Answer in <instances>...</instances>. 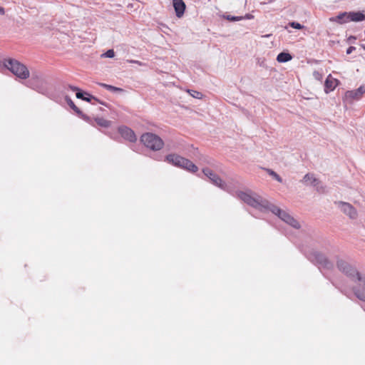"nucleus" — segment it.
<instances>
[{
	"label": "nucleus",
	"mask_w": 365,
	"mask_h": 365,
	"mask_svg": "<svg viewBox=\"0 0 365 365\" xmlns=\"http://www.w3.org/2000/svg\"><path fill=\"white\" fill-rule=\"evenodd\" d=\"M337 267L346 274L351 277H356L357 279L361 282L360 286H363V289H357L355 291V294L359 299L365 301V277L362 278L354 268L343 260L338 261Z\"/></svg>",
	"instance_id": "f257e3e1"
},
{
	"label": "nucleus",
	"mask_w": 365,
	"mask_h": 365,
	"mask_svg": "<svg viewBox=\"0 0 365 365\" xmlns=\"http://www.w3.org/2000/svg\"><path fill=\"white\" fill-rule=\"evenodd\" d=\"M5 68L9 70L16 77L25 80L29 77V71L26 65L16 59L9 58L3 61Z\"/></svg>",
	"instance_id": "f03ea898"
},
{
	"label": "nucleus",
	"mask_w": 365,
	"mask_h": 365,
	"mask_svg": "<svg viewBox=\"0 0 365 365\" xmlns=\"http://www.w3.org/2000/svg\"><path fill=\"white\" fill-rule=\"evenodd\" d=\"M166 161L176 167L183 168L191 173H196L198 168L190 160L177 154H170L166 156Z\"/></svg>",
	"instance_id": "7ed1b4c3"
},
{
	"label": "nucleus",
	"mask_w": 365,
	"mask_h": 365,
	"mask_svg": "<svg viewBox=\"0 0 365 365\" xmlns=\"http://www.w3.org/2000/svg\"><path fill=\"white\" fill-rule=\"evenodd\" d=\"M140 141L145 147L153 150H160L164 145L163 140L158 135L151 133L143 134Z\"/></svg>",
	"instance_id": "20e7f679"
},
{
	"label": "nucleus",
	"mask_w": 365,
	"mask_h": 365,
	"mask_svg": "<svg viewBox=\"0 0 365 365\" xmlns=\"http://www.w3.org/2000/svg\"><path fill=\"white\" fill-rule=\"evenodd\" d=\"M331 22L348 23L349 21H365V16L363 13L358 12H341L336 16L329 18Z\"/></svg>",
	"instance_id": "39448f33"
},
{
	"label": "nucleus",
	"mask_w": 365,
	"mask_h": 365,
	"mask_svg": "<svg viewBox=\"0 0 365 365\" xmlns=\"http://www.w3.org/2000/svg\"><path fill=\"white\" fill-rule=\"evenodd\" d=\"M238 197L245 203L258 209L265 207L267 204V202L263 200L261 197L253 196L248 192H240L238 193Z\"/></svg>",
	"instance_id": "423d86ee"
},
{
	"label": "nucleus",
	"mask_w": 365,
	"mask_h": 365,
	"mask_svg": "<svg viewBox=\"0 0 365 365\" xmlns=\"http://www.w3.org/2000/svg\"><path fill=\"white\" fill-rule=\"evenodd\" d=\"M272 211L273 213L278 215L279 218H281L283 221H284L287 224L292 225V227H294L295 228L299 227V222L295 219H294V217H292L287 212L281 210L280 208H279L277 207H274Z\"/></svg>",
	"instance_id": "0eeeda50"
},
{
	"label": "nucleus",
	"mask_w": 365,
	"mask_h": 365,
	"mask_svg": "<svg viewBox=\"0 0 365 365\" xmlns=\"http://www.w3.org/2000/svg\"><path fill=\"white\" fill-rule=\"evenodd\" d=\"M202 173L206 175L210 181L216 186L225 190L226 188V184L210 168H204Z\"/></svg>",
	"instance_id": "6e6552de"
},
{
	"label": "nucleus",
	"mask_w": 365,
	"mask_h": 365,
	"mask_svg": "<svg viewBox=\"0 0 365 365\" xmlns=\"http://www.w3.org/2000/svg\"><path fill=\"white\" fill-rule=\"evenodd\" d=\"M365 93V86H361L356 90L348 91L345 93V99L350 102L361 99Z\"/></svg>",
	"instance_id": "1a4fd4ad"
},
{
	"label": "nucleus",
	"mask_w": 365,
	"mask_h": 365,
	"mask_svg": "<svg viewBox=\"0 0 365 365\" xmlns=\"http://www.w3.org/2000/svg\"><path fill=\"white\" fill-rule=\"evenodd\" d=\"M118 132L125 140L131 143H134L137 140V137L134 131L127 126L119 127Z\"/></svg>",
	"instance_id": "9d476101"
},
{
	"label": "nucleus",
	"mask_w": 365,
	"mask_h": 365,
	"mask_svg": "<svg viewBox=\"0 0 365 365\" xmlns=\"http://www.w3.org/2000/svg\"><path fill=\"white\" fill-rule=\"evenodd\" d=\"M339 204L341 205V211L349 216L350 218L354 219L357 216L356 209L349 203L340 202Z\"/></svg>",
	"instance_id": "9b49d317"
},
{
	"label": "nucleus",
	"mask_w": 365,
	"mask_h": 365,
	"mask_svg": "<svg viewBox=\"0 0 365 365\" xmlns=\"http://www.w3.org/2000/svg\"><path fill=\"white\" fill-rule=\"evenodd\" d=\"M338 83V81L331 77V75H329L326 81H325V84H324V90H325V92L326 93H329V91H333L337 86V83Z\"/></svg>",
	"instance_id": "f8f14e48"
},
{
	"label": "nucleus",
	"mask_w": 365,
	"mask_h": 365,
	"mask_svg": "<svg viewBox=\"0 0 365 365\" xmlns=\"http://www.w3.org/2000/svg\"><path fill=\"white\" fill-rule=\"evenodd\" d=\"M173 6L175 8L176 15L178 16H181L185 9V4L182 0H173Z\"/></svg>",
	"instance_id": "ddd939ff"
},
{
	"label": "nucleus",
	"mask_w": 365,
	"mask_h": 365,
	"mask_svg": "<svg viewBox=\"0 0 365 365\" xmlns=\"http://www.w3.org/2000/svg\"><path fill=\"white\" fill-rule=\"evenodd\" d=\"M223 18L228 21H241V20L251 19L252 18V16L251 14H246L245 16H232V15L227 14V15H224Z\"/></svg>",
	"instance_id": "4468645a"
},
{
	"label": "nucleus",
	"mask_w": 365,
	"mask_h": 365,
	"mask_svg": "<svg viewBox=\"0 0 365 365\" xmlns=\"http://www.w3.org/2000/svg\"><path fill=\"white\" fill-rule=\"evenodd\" d=\"M292 59V56L290 53L286 52H282L277 56V61L279 63H285Z\"/></svg>",
	"instance_id": "2eb2a0df"
},
{
	"label": "nucleus",
	"mask_w": 365,
	"mask_h": 365,
	"mask_svg": "<svg viewBox=\"0 0 365 365\" xmlns=\"http://www.w3.org/2000/svg\"><path fill=\"white\" fill-rule=\"evenodd\" d=\"M96 123L98 125L103 128H108L110 125V122L103 118H97L95 119Z\"/></svg>",
	"instance_id": "dca6fc26"
},
{
	"label": "nucleus",
	"mask_w": 365,
	"mask_h": 365,
	"mask_svg": "<svg viewBox=\"0 0 365 365\" xmlns=\"http://www.w3.org/2000/svg\"><path fill=\"white\" fill-rule=\"evenodd\" d=\"M99 85L105 88H106L107 90L110 91H113V92H116V91H118V92H122L123 91V90L120 88H118V87H115V86H111V85H108V84H106V83H100Z\"/></svg>",
	"instance_id": "f3484780"
},
{
	"label": "nucleus",
	"mask_w": 365,
	"mask_h": 365,
	"mask_svg": "<svg viewBox=\"0 0 365 365\" xmlns=\"http://www.w3.org/2000/svg\"><path fill=\"white\" fill-rule=\"evenodd\" d=\"M304 182H311L312 184L317 181V179L314 178V175L312 174H307L303 179Z\"/></svg>",
	"instance_id": "a211bd4d"
},
{
	"label": "nucleus",
	"mask_w": 365,
	"mask_h": 365,
	"mask_svg": "<svg viewBox=\"0 0 365 365\" xmlns=\"http://www.w3.org/2000/svg\"><path fill=\"white\" fill-rule=\"evenodd\" d=\"M267 173L272 175L276 180H277L278 182H282V178L278 175L274 171L272 170H269V169H267Z\"/></svg>",
	"instance_id": "6ab92c4d"
},
{
	"label": "nucleus",
	"mask_w": 365,
	"mask_h": 365,
	"mask_svg": "<svg viewBox=\"0 0 365 365\" xmlns=\"http://www.w3.org/2000/svg\"><path fill=\"white\" fill-rule=\"evenodd\" d=\"M115 56V52L113 49L107 51L105 53L102 54V57L113 58Z\"/></svg>",
	"instance_id": "aec40b11"
},
{
	"label": "nucleus",
	"mask_w": 365,
	"mask_h": 365,
	"mask_svg": "<svg viewBox=\"0 0 365 365\" xmlns=\"http://www.w3.org/2000/svg\"><path fill=\"white\" fill-rule=\"evenodd\" d=\"M76 97L78 98H81L84 101H86L88 102H90L91 101V99L93 98V96H90V98H84L83 96V93L81 92H80V90L76 93Z\"/></svg>",
	"instance_id": "412c9836"
},
{
	"label": "nucleus",
	"mask_w": 365,
	"mask_h": 365,
	"mask_svg": "<svg viewBox=\"0 0 365 365\" xmlns=\"http://www.w3.org/2000/svg\"><path fill=\"white\" fill-rule=\"evenodd\" d=\"M192 93H191V95L194 97V98H201L202 96V94L200 92H197V91H192Z\"/></svg>",
	"instance_id": "4be33fe9"
},
{
	"label": "nucleus",
	"mask_w": 365,
	"mask_h": 365,
	"mask_svg": "<svg viewBox=\"0 0 365 365\" xmlns=\"http://www.w3.org/2000/svg\"><path fill=\"white\" fill-rule=\"evenodd\" d=\"M289 27L294 29H302L304 28L302 24H289Z\"/></svg>",
	"instance_id": "5701e85b"
},
{
	"label": "nucleus",
	"mask_w": 365,
	"mask_h": 365,
	"mask_svg": "<svg viewBox=\"0 0 365 365\" xmlns=\"http://www.w3.org/2000/svg\"><path fill=\"white\" fill-rule=\"evenodd\" d=\"M354 50H355V47H354V46H349V47L347 48V50H346V53H347V54H350V53H352V51H354Z\"/></svg>",
	"instance_id": "b1692460"
},
{
	"label": "nucleus",
	"mask_w": 365,
	"mask_h": 365,
	"mask_svg": "<svg viewBox=\"0 0 365 365\" xmlns=\"http://www.w3.org/2000/svg\"><path fill=\"white\" fill-rule=\"evenodd\" d=\"M68 88L69 89H71V91H79V88H77V87H76V86H71V85H69V86H68Z\"/></svg>",
	"instance_id": "393cba45"
},
{
	"label": "nucleus",
	"mask_w": 365,
	"mask_h": 365,
	"mask_svg": "<svg viewBox=\"0 0 365 365\" xmlns=\"http://www.w3.org/2000/svg\"><path fill=\"white\" fill-rule=\"evenodd\" d=\"M131 62H132V63H137V64H138V65H141V63H140V61H132Z\"/></svg>",
	"instance_id": "a878e982"
},
{
	"label": "nucleus",
	"mask_w": 365,
	"mask_h": 365,
	"mask_svg": "<svg viewBox=\"0 0 365 365\" xmlns=\"http://www.w3.org/2000/svg\"><path fill=\"white\" fill-rule=\"evenodd\" d=\"M4 13V9L2 7H0V14H3Z\"/></svg>",
	"instance_id": "bb28decb"
},
{
	"label": "nucleus",
	"mask_w": 365,
	"mask_h": 365,
	"mask_svg": "<svg viewBox=\"0 0 365 365\" xmlns=\"http://www.w3.org/2000/svg\"><path fill=\"white\" fill-rule=\"evenodd\" d=\"M71 107L75 110L77 109V107L74 105L73 102H71Z\"/></svg>",
	"instance_id": "cd10ccee"
},
{
	"label": "nucleus",
	"mask_w": 365,
	"mask_h": 365,
	"mask_svg": "<svg viewBox=\"0 0 365 365\" xmlns=\"http://www.w3.org/2000/svg\"><path fill=\"white\" fill-rule=\"evenodd\" d=\"M284 29L287 30L288 32H289V33L291 32V31L289 29V27L287 26H284Z\"/></svg>",
	"instance_id": "c85d7f7f"
},
{
	"label": "nucleus",
	"mask_w": 365,
	"mask_h": 365,
	"mask_svg": "<svg viewBox=\"0 0 365 365\" xmlns=\"http://www.w3.org/2000/svg\"><path fill=\"white\" fill-rule=\"evenodd\" d=\"M314 75H316V76H317V78H319V73L315 72V73H314Z\"/></svg>",
	"instance_id": "c756f323"
},
{
	"label": "nucleus",
	"mask_w": 365,
	"mask_h": 365,
	"mask_svg": "<svg viewBox=\"0 0 365 365\" xmlns=\"http://www.w3.org/2000/svg\"><path fill=\"white\" fill-rule=\"evenodd\" d=\"M314 75H316V76H317V78H319V73L315 72V73H314Z\"/></svg>",
	"instance_id": "7c9ffc66"
},
{
	"label": "nucleus",
	"mask_w": 365,
	"mask_h": 365,
	"mask_svg": "<svg viewBox=\"0 0 365 365\" xmlns=\"http://www.w3.org/2000/svg\"><path fill=\"white\" fill-rule=\"evenodd\" d=\"M314 75H316V76H317V78H319V73L315 72V73H314Z\"/></svg>",
	"instance_id": "2f4dec72"
}]
</instances>
